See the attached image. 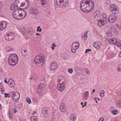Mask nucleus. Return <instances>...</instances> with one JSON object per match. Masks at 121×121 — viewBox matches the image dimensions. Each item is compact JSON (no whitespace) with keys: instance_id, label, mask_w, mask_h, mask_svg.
<instances>
[{"instance_id":"nucleus-53","label":"nucleus","mask_w":121,"mask_h":121,"mask_svg":"<svg viewBox=\"0 0 121 121\" xmlns=\"http://www.w3.org/2000/svg\"><path fill=\"white\" fill-rule=\"evenodd\" d=\"M104 118L103 117L101 118L98 120V121H104Z\"/></svg>"},{"instance_id":"nucleus-63","label":"nucleus","mask_w":121,"mask_h":121,"mask_svg":"<svg viewBox=\"0 0 121 121\" xmlns=\"http://www.w3.org/2000/svg\"><path fill=\"white\" fill-rule=\"evenodd\" d=\"M36 112H35V111H34V112L32 114L33 115H34L35 114H36Z\"/></svg>"},{"instance_id":"nucleus-51","label":"nucleus","mask_w":121,"mask_h":121,"mask_svg":"<svg viewBox=\"0 0 121 121\" xmlns=\"http://www.w3.org/2000/svg\"><path fill=\"white\" fill-rule=\"evenodd\" d=\"M91 49H86V51H85V53H87L88 52H90L91 51Z\"/></svg>"},{"instance_id":"nucleus-2","label":"nucleus","mask_w":121,"mask_h":121,"mask_svg":"<svg viewBox=\"0 0 121 121\" xmlns=\"http://www.w3.org/2000/svg\"><path fill=\"white\" fill-rule=\"evenodd\" d=\"M57 82L59 83L57 85V88L58 90L62 91L65 87V79L63 77H59L58 78Z\"/></svg>"},{"instance_id":"nucleus-43","label":"nucleus","mask_w":121,"mask_h":121,"mask_svg":"<svg viewBox=\"0 0 121 121\" xmlns=\"http://www.w3.org/2000/svg\"><path fill=\"white\" fill-rule=\"evenodd\" d=\"M42 30V29L40 28V27L39 26L37 27V32L39 31V32H41Z\"/></svg>"},{"instance_id":"nucleus-58","label":"nucleus","mask_w":121,"mask_h":121,"mask_svg":"<svg viewBox=\"0 0 121 121\" xmlns=\"http://www.w3.org/2000/svg\"><path fill=\"white\" fill-rule=\"evenodd\" d=\"M83 102H82L81 103V105L82 106V108H83L84 107V106L83 105Z\"/></svg>"},{"instance_id":"nucleus-50","label":"nucleus","mask_w":121,"mask_h":121,"mask_svg":"<svg viewBox=\"0 0 121 121\" xmlns=\"http://www.w3.org/2000/svg\"><path fill=\"white\" fill-rule=\"evenodd\" d=\"M112 35V33L111 32H108L107 35L108 36H110Z\"/></svg>"},{"instance_id":"nucleus-21","label":"nucleus","mask_w":121,"mask_h":121,"mask_svg":"<svg viewBox=\"0 0 121 121\" xmlns=\"http://www.w3.org/2000/svg\"><path fill=\"white\" fill-rule=\"evenodd\" d=\"M100 13L99 11L98 10H96L94 13L93 15V17L96 18L98 17L100 15Z\"/></svg>"},{"instance_id":"nucleus-17","label":"nucleus","mask_w":121,"mask_h":121,"mask_svg":"<svg viewBox=\"0 0 121 121\" xmlns=\"http://www.w3.org/2000/svg\"><path fill=\"white\" fill-rule=\"evenodd\" d=\"M58 67L57 64L55 62H52L51 63L50 66L51 69L52 70H56Z\"/></svg>"},{"instance_id":"nucleus-35","label":"nucleus","mask_w":121,"mask_h":121,"mask_svg":"<svg viewBox=\"0 0 121 121\" xmlns=\"http://www.w3.org/2000/svg\"><path fill=\"white\" fill-rule=\"evenodd\" d=\"M37 93L39 95H42V94H45V92L44 93H43L42 91L40 90H38L37 91Z\"/></svg>"},{"instance_id":"nucleus-48","label":"nucleus","mask_w":121,"mask_h":121,"mask_svg":"<svg viewBox=\"0 0 121 121\" xmlns=\"http://www.w3.org/2000/svg\"><path fill=\"white\" fill-rule=\"evenodd\" d=\"M106 3L107 4L109 5L111 4V1L110 0H107L106 1Z\"/></svg>"},{"instance_id":"nucleus-52","label":"nucleus","mask_w":121,"mask_h":121,"mask_svg":"<svg viewBox=\"0 0 121 121\" xmlns=\"http://www.w3.org/2000/svg\"><path fill=\"white\" fill-rule=\"evenodd\" d=\"M56 46L57 45L55 44V43H53L52 45V46L54 47H56Z\"/></svg>"},{"instance_id":"nucleus-31","label":"nucleus","mask_w":121,"mask_h":121,"mask_svg":"<svg viewBox=\"0 0 121 121\" xmlns=\"http://www.w3.org/2000/svg\"><path fill=\"white\" fill-rule=\"evenodd\" d=\"M9 86L10 88H13V87L15 86V82L9 83Z\"/></svg>"},{"instance_id":"nucleus-28","label":"nucleus","mask_w":121,"mask_h":121,"mask_svg":"<svg viewBox=\"0 0 121 121\" xmlns=\"http://www.w3.org/2000/svg\"><path fill=\"white\" fill-rule=\"evenodd\" d=\"M70 118L72 121L73 120L74 121L76 120V117L73 114L71 115Z\"/></svg>"},{"instance_id":"nucleus-44","label":"nucleus","mask_w":121,"mask_h":121,"mask_svg":"<svg viewBox=\"0 0 121 121\" xmlns=\"http://www.w3.org/2000/svg\"><path fill=\"white\" fill-rule=\"evenodd\" d=\"M44 86V85L43 84H40L38 86V87L40 89L43 88Z\"/></svg>"},{"instance_id":"nucleus-30","label":"nucleus","mask_w":121,"mask_h":121,"mask_svg":"<svg viewBox=\"0 0 121 121\" xmlns=\"http://www.w3.org/2000/svg\"><path fill=\"white\" fill-rule=\"evenodd\" d=\"M30 120L31 121H37V118L35 116H33L31 117Z\"/></svg>"},{"instance_id":"nucleus-38","label":"nucleus","mask_w":121,"mask_h":121,"mask_svg":"<svg viewBox=\"0 0 121 121\" xmlns=\"http://www.w3.org/2000/svg\"><path fill=\"white\" fill-rule=\"evenodd\" d=\"M85 73L87 75H89L90 73L89 70L87 69H85Z\"/></svg>"},{"instance_id":"nucleus-12","label":"nucleus","mask_w":121,"mask_h":121,"mask_svg":"<svg viewBox=\"0 0 121 121\" xmlns=\"http://www.w3.org/2000/svg\"><path fill=\"white\" fill-rule=\"evenodd\" d=\"M18 10L20 11V15L21 19L24 18L26 15V12L23 10L22 9L20 8L18 9Z\"/></svg>"},{"instance_id":"nucleus-10","label":"nucleus","mask_w":121,"mask_h":121,"mask_svg":"<svg viewBox=\"0 0 121 121\" xmlns=\"http://www.w3.org/2000/svg\"><path fill=\"white\" fill-rule=\"evenodd\" d=\"M110 10L112 13L114 14H116L119 12V9L117 6L113 4H111L110 6Z\"/></svg>"},{"instance_id":"nucleus-8","label":"nucleus","mask_w":121,"mask_h":121,"mask_svg":"<svg viewBox=\"0 0 121 121\" xmlns=\"http://www.w3.org/2000/svg\"><path fill=\"white\" fill-rule=\"evenodd\" d=\"M79 43L78 41H76L73 43L71 46V51L73 53L76 52V50L79 48Z\"/></svg>"},{"instance_id":"nucleus-5","label":"nucleus","mask_w":121,"mask_h":121,"mask_svg":"<svg viewBox=\"0 0 121 121\" xmlns=\"http://www.w3.org/2000/svg\"><path fill=\"white\" fill-rule=\"evenodd\" d=\"M35 63L39 66L43 65L44 63V60L43 57L40 55H37L34 59Z\"/></svg>"},{"instance_id":"nucleus-14","label":"nucleus","mask_w":121,"mask_h":121,"mask_svg":"<svg viewBox=\"0 0 121 121\" xmlns=\"http://www.w3.org/2000/svg\"><path fill=\"white\" fill-rule=\"evenodd\" d=\"M93 46L96 49H100L102 46V44L99 41L94 42L93 44Z\"/></svg>"},{"instance_id":"nucleus-16","label":"nucleus","mask_w":121,"mask_h":121,"mask_svg":"<svg viewBox=\"0 0 121 121\" xmlns=\"http://www.w3.org/2000/svg\"><path fill=\"white\" fill-rule=\"evenodd\" d=\"M28 52L27 49L25 47H23L21 49V54L24 57L26 56L27 55Z\"/></svg>"},{"instance_id":"nucleus-59","label":"nucleus","mask_w":121,"mask_h":121,"mask_svg":"<svg viewBox=\"0 0 121 121\" xmlns=\"http://www.w3.org/2000/svg\"><path fill=\"white\" fill-rule=\"evenodd\" d=\"M119 56L121 57V51L120 52L119 54Z\"/></svg>"},{"instance_id":"nucleus-15","label":"nucleus","mask_w":121,"mask_h":121,"mask_svg":"<svg viewBox=\"0 0 121 121\" xmlns=\"http://www.w3.org/2000/svg\"><path fill=\"white\" fill-rule=\"evenodd\" d=\"M106 23V19L103 20V19L98 20V25L99 26H102Z\"/></svg>"},{"instance_id":"nucleus-42","label":"nucleus","mask_w":121,"mask_h":121,"mask_svg":"<svg viewBox=\"0 0 121 121\" xmlns=\"http://www.w3.org/2000/svg\"><path fill=\"white\" fill-rule=\"evenodd\" d=\"M21 0H16V1L14 2V3L15 4H18V5H20V3H19V2L21 1H20Z\"/></svg>"},{"instance_id":"nucleus-22","label":"nucleus","mask_w":121,"mask_h":121,"mask_svg":"<svg viewBox=\"0 0 121 121\" xmlns=\"http://www.w3.org/2000/svg\"><path fill=\"white\" fill-rule=\"evenodd\" d=\"M18 6V5L17 4H15V3L13 4L10 7V9L11 10H13L14 9L16 8Z\"/></svg>"},{"instance_id":"nucleus-37","label":"nucleus","mask_w":121,"mask_h":121,"mask_svg":"<svg viewBox=\"0 0 121 121\" xmlns=\"http://www.w3.org/2000/svg\"><path fill=\"white\" fill-rule=\"evenodd\" d=\"M115 44L117 46L119 47L121 49V44L119 42L117 41Z\"/></svg>"},{"instance_id":"nucleus-9","label":"nucleus","mask_w":121,"mask_h":121,"mask_svg":"<svg viewBox=\"0 0 121 121\" xmlns=\"http://www.w3.org/2000/svg\"><path fill=\"white\" fill-rule=\"evenodd\" d=\"M19 10L16 9L13 13L12 15L13 17L17 20L21 19Z\"/></svg>"},{"instance_id":"nucleus-1","label":"nucleus","mask_w":121,"mask_h":121,"mask_svg":"<svg viewBox=\"0 0 121 121\" xmlns=\"http://www.w3.org/2000/svg\"><path fill=\"white\" fill-rule=\"evenodd\" d=\"M94 6V3L91 0L83 1L80 4L81 10L87 13L91 11L93 9Z\"/></svg>"},{"instance_id":"nucleus-46","label":"nucleus","mask_w":121,"mask_h":121,"mask_svg":"<svg viewBox=\"0 0 121 121\" xmlns=\"http://www.w3.org/2000/svg\"><path fill=\"white\" fill-rule=\"evenodd\" d=\"M8 82H9V84L13 82H14V81L13 80V79L12 78H10L9 79L8 81Z\"/></svg>"},{"instance_id":"nucleus-54","label":"nucleus","mask_w":121,"mask_h":121,"mask_svg":"<svg viewBox=\"0 0 121 121\" xmlns=\"http://www.w3.org/2000/svg\"><path fill=\"white\" fill-rule=\"evenodd\" d=\"M34 30L33 29H32L30 31V33L31 34H32L33 33H34Z\"/></svg>"},{"instance_id":"nucleus-32","label":"nucleus","mask_w":121,"mask_h":121,"mask_svg":"<svg viewBox=\"0 0 121 121\" xmlns=\"http://www.w3.org/2000/svg\"><path fill=\"white\" fill-rule=\"evenodd\" d=\"M111 112L113 115H115L117 114L118 113V112L117 110H114L112 111Z\"/></svg>"},{"instance_id":"nucleus-56","label":"nucleus","mask_w":121,"mask_h":121,"mask_svg":"<svg viewBox=\"0 0 121 121\" xmlns=\"http://www.w3.org/2000/svg\"><path fill=\"white\" fill-rule=\"evenodd\" d=\"M3 87V84L1 83H0V89H2Z\"/></svg>"},{"instance_id":"nucleus-47","label":"nucleus","mask_w":121,"mask_h":121,"mask_svg":"<svg viewBox=\"0 0 121 121\" xmlns=\"http://www.w3.org/2000/svg\"><path fill=\"white\" fill-rule=\"evenodd\" d=\"M103 17L104 18V19H103V20H105L106 19V21L107 20V18L106 17V15L104 13L103 15Z\"/></svg>"},{"instance_id":"nucleus-36","label":"nucleus","mask_w":121,"mask_h":121,"mask_svg":"<svg viewBox=\"0 0 121 121\" xmlns=\"http://www.w3.org/2000/svg\"><path fill=\"white\" fill-rule=\"evenodd\" d=\"M41 2L42 5H44L46 4V1L45 0H41Z\"/></svg>"},{"instance_id":"nucleus-33","label":"nucleus","mask_w":121,"mask_h":121,"mask_svg":"<svg viewBox=\"0 0 121 121\" xmlns=\"http://www.w3.org/2000/svg\"><path fill=\"white\" fill-rule=\"evenodd\" d=\"M117 104L118 107L121 106V100H119L117 101L116 102Z\"/></svg>"},{"instance_id":"nucleus-61","label":"nucleus","mask_w":121,"mask_h":121,"mask_svg":"<svg viewBox=\"0 0 121 121\" xmlns=\"http://www.w3.org/2000/svg\"><path fill=\"white\" fill-rule=\"evenodd\" d=\"M3 29L2 28V27H1V26H0V31H1L2 30H3Z\"/></svg>"},{"instance_id":"nucleus-19","label":"nucleus","mask_w":121,"mask_h":121,"mask_svg":"<svg viewBox=\"0 0 121 121\" xmlns=\"http://www.w3.org/2000/svg\"><path fill=\"white\" fill-rule=\"evenodd\" d=\"M26 3H22L20 4V6L21 7H23L24 6L26 5V7H24V9H26L28 8L29 6V4L28 0H25Z\"/></svg>"},{"instance_id":"nucleus-64","label":"nucleus","mask_w":121,"mask_h":121,"mask_svg":"<svg viewBox=\"0 0 121 121\" xmlns=\"http://www.w3.org/2000/svg\"><path fill=\"white\" fill-rule=\"evenodd\" d=\"M14 112L15 113H16L17 112V110L15 109H14Z\"/></svg>"},{"instance_id":"nucleus-27","label":"nucleus","mask_w":121,"mask_h":121,"mask_svg":"<svg viewBox=\"0 0 121 121\" xmlns=\"http://www.w3.org/2000/svg\"><path fill=\"white\" fill-rule=\"evenodd\" d=\"M20 31L22 34L26 32L25 28L22 26L20 27Z\"/></svg>"},{"instance_id":"nucleus-6","label":"nucleus","mask_w":121,"mask_h":121,"mask_svg":"<svg viewBox=\"0 0 121 121\" xmlns=\"http://www.w3.org/2000/svg\"><path fill=\"white\" fill-rule=\"evenodd\" d=\"M9 94L14 101H17L19 99L20 95L18 92L16 91H10Z\"/></svg>"},{"instance_id":"nucleus-7","label":"nucleus","mask_w":121,"mask_h":121,"mask_svg":"<svg viewBox=\"0 0 121 121\" xmlns=\"http://www.w3.org/2000/svg\"><path fill=\"white\" fill-rule=\"evenodd\" d=\"M15 35L13 32H9L7 33L5 36L6 39L8 41H11L15 37Z\"/></svg>"},{"instance_id":"nucleus-60","label":"nucleus","mask_w":121,"mask_h":121,"mask_svg":"<svg viewBox=\"0 0 121 121\" xmlns=\"http://www.w3.org/2000/svg\"><path fill=\"white\" fill-rule=\"evenodd\" d=\"M87 103L86 102H85L84 103V107L86 105Z\"/></svg>"},{"instance_id":"nucleus-57","label":"nucleus","mask_w":121,"mask_h":121,"mask_svg":"<svg viewBox=\"0 0 121 121\" xmlns=\"http://www.w3.org/2000/svg\"><path fill=\"white\" fill-rule=\"evenodd\" d=\"M2 7V3L0 2V9H1Z\"/></svg>"},{"instance_id":"nucleus-4","label":"nucleus","mask_w":121,"mask_h":121,"mask_svg":"<svg viewBox=\"0 0 121 121\" xmlns=\"http://www.w3.org/2000/svg\"><path fill=\"white\" fill-rule=\"evenodd\" d=\"M55 5L60 8L65 7L68 5V0H54Z\"/></svg>"},{"instance_id":"nucleus-62","label":"nucleus","mask_w":121,"mask_h":121,"mask_svg":"<svg viewBox=\"0 0 121 121\" xmlns=\"http://www.w3.org/2000/svg\"><path fill=\"white\" fill-rule=\"evenodd\" d=\"M36 35L37 36H38V35H39V36H40V34H39V33H37L36 34Z\"/></svg>"},{"instance_id":"nucleus-26","label":"nucleus","mask_w":121,"mask_h":121,"mask_svg":"<svg viewBox=\"0 0 121 121\" xmlns=\"http://www.w3.org/2000/svg\"><path fill=\"white\" fill-rule=\"evenodd\" d=\"M31 13L34 14H36L38 13V11L37 9L35 8H31Z\"/></svg>"},{"instance_id":"nucleus-25","label":"nucleus","mask_w":121,"mask_h":121,"mask_svg":"<svg viewBox=\"0 0 121 121\" xmlns=\"http://www.w3.org/2000/svg\"><path fill=\"white\" fill-rule=\"evenodd\" d=\"M6 23L5 22H1L0 24V26L3 29L5 28L7 26Z\"/></svg>"},{"instance_id":"nucleus-55","label":"nucleus","mask_w":121,"mask_h":121,"mask_svg":"<svg viewBox=\"0 0 121 121\" xmlns=\"http://www.w3.org/2000/svg\"><path fill=\"white\" fill-rule=\"evenodd\" d=\"M4 82L5 83H6L7 84H8L9 85V82H8L6 80V79L5 78V79L4 80Z\"/></svg>"},{"instance_id":"nucleus-20","label":"nucleus","mask_w":121,"mask_h":121,"mask_svg":"<svg viewBox=\"0 0 121 121\" xmlns=\"http://www.w3.org/2000/svg\"><path fill=\"white\" fill-rule=\"evenodd\" d=\"M89 94L88 91H85L83 94V99L85 100H86L88 98Z\"/></svg>"},{"instance_id":"nucleus-34","label":"nucleus","mask_w":121,"mask_h":121,"mask_svg":"<svg viewBox=\"0 0 121 121\" xmlns=\"http://www.w3.org/2000/svg\"><path fill=\"white\" fill-rule=\"evenodd\" d=\"M105 91L104 90H102L101 91V92L100 94V96L101 97H103L104 96Z\"/></svg>"},{"instance_id":"nucleus-40","label":"nucleus","mask_w":121,"mask_h":121,"mask_svg":"<svg viewBox=\"0 0 121 121\" xmlns=\"http://www.w3.org/2000/svg\"><path fill=\"white\" fill-rule=\"evenodd\" d=\"M26 101L29 104H30L31 103V101L29 97H27L26 98Z\"/></svg>"},{"instance_id":"nucleus-11","label":"nucleus","mask_w":121,"mask_h":121,"mask_svg":"<svg viewBox=\"0 0 121 121\" xmlns=\"http://www.w3.org/2000/svg\"><path fill=\"white\" fill-rule=\"evenodd\" d=\"M49 109L45 107L42 110V115L45 118H47L49 116Z\"/></svg>"},{"instance_id":"nucleus-39","label":"nucleus","mask_w":121,"mask_h":121,"mask_svg":"<svg viewBox=\"0 0 121 121\" xmlns=\"http://www.w3.org/2000/svg\"><path fill=\"white\" fill-rule=\"evenodd\" d=\"M4 95L5 96V97L6 98H7V97L9 98L11 96V95L9 93H5L4 94Z\"/></svg>"},{"instance_id":"nucleus-24","label":"nucleus","mask_w":121,"mask_h":121,"mask_svg":"<svg viewBox=\"0 0 121 121\" xmlns=\"http://www.w3.org/2000/svg\"><path fill=\"white\" fill-rule=\"evenodd\" d=\"M14 50V48H11L9 46H7L5 48L6 51L7 52H9L11 51H13Z\"/></svg>"},{"instance_id":"nucleus-18","label":"nucleus","mask_w":121,"mask_h":121,"mask_svg":"<svg viewBox=\"0 0 121 121\" xmlns=\"http://www.w3.org/2000/svg\"><path fill=\"white\" fill-rule=\"evenodd\" d=\"M60 108L61 111L63 113L65 112L67 110L65 105L63 103L61 104L60 107Z\"/></svg>"},{"instance_id":"nucleus-23","label":"nucleus","mask_w":121,"mask_h":121,"mask_svg":"<svg viewBox=\"0 0 121 121\" xmlns=\"http://www.w3.org/2000/svg\"><path fill=\"white\" fill-rule=\"evenodd\" d=\"M117 42L116 39L114 38L111 39L109 40V42L111 44H115Z\"/></svg>"},{"instance_id":"nucleus-29","label":"nucleus","mask_w":121,"mask_h":121,"mask_svg":"<svg viewBox=\"0 0 121 121\" xmlns=\"http://www.w3.org/2000/svg\"><path fill=\"white\" fill-rule=\"evenodd\" d=\"M87 32L86 31L83 35H82V39L84 40H86L87 38Z\"/></svg>"},{"instance_id":"nucleus-3","label":"nucleus","mask_w":121,"mask_h":121,"mask_svg":"<svg viewBox=\"0 0 121 121\" xmlns=\"http://www.w3.org/2000/svg\"><path fill=\"white\" fill-rule=\"evenodd\" d=\"M18 60V56L15 54L10 55L8 58V62L10 65L13 66L15 65L17 62Z\"/></svg>"},{"instance_id":"nucleus-45","label":"nucleus","mask_w":121,"mask_h":121,"mask_svg":"<svg viewBox=\"0 0 121 121\" xmlns=\"http://www.w3.org/2000/svg\"><path fill=\"white\" fill-rule=\"evenodd\" d=\"M68 71L70 73H71L73 72V70L72 68H69L68 69Z\"/></svg>"},{"instance_id":"nucleus-41","label":"nucleus","mask_w":121,"mask_h":121,"mask_svg":"<svg viewBox=\"0 0 121 121\" xmlns=\"http://www.w3.org/2000/svg\"><path fill=\"white\" fill-rule=\"evenodd\" d=\"M117 70L119 72H120L121 71V65H119L118 66Z\"/></svg>"},{"instance_id":"nucleus-49","label":"nucleus","mask_w":121,"mask_h":121,"mask_svg":"<svg viewBox=\"0 0 121 121\" xmlns=\"http://www.w3.org/2000/svg\"><path fill=\"white\" fill-rule=\"evenodd\" d=\"M22 104L21 103H19L18 104L17 107L18 108H22Z\"/></svg>"},{"instance_id":"nucleus-13","label":"nucleus","mask_w":121,"mask_h":121,"mask_svg":"<svg viewBox=\"0 0 121 121\" xmlns=\"http://www.w3.org/2000/svg\"><path fill=\"white\" fill-rule=\"evenodd\" d=\"M116 18V17L114 15L110 14L108 17V20L110 23L114 22Z\"/></svg>"}]
</instances>
